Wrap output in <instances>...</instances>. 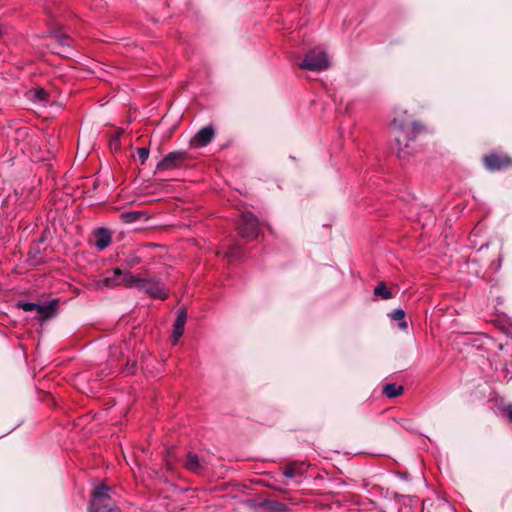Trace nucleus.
Returning a JSON list of instances; mask_svg holds the SVG:
<instances>
[{
	"instance_id": "obj_1",
	"label": "nucleus",
	"mask_w": 512,
	"mask_h": 512,
	"mask_svg": "<svg viewBox=\"0 0 512 512\" xmlns=\"http://www.w3.org/2000/svg\"><path fill=\"white\" fill-rule=\"evenodd\" d=\"M406 114V111L401 112L391 122L392 128L398 131V135L395 136V144L397 155L401 159H405L412 153L409 142L422 129L420 124L407 119Z\"/></svg>"
},
{
	"instance_id": "obj_2",
	"label": "nucleus",
	"mask_w": 512,
	"mask_h": 512,
	"mask_svg": "<svg viewBox=\"0 0 512 512\" xmlns=\"http://www.w3.org/2000/svg\"><path fill=\"white\" fill-rule=\"evenodd\" d=\"M131 288H136L153 298L165 300L168 297L164 284L155 277H150L147 271L134 274Z\"/></svg>"
},
{
	"instance_id": "obj_3",
	"label": "nucleus",
	"mask_w": 512,
	"mask_h": 512,
	"mask_svg": "<svg viewBox=\"0 0 512 512\" xmlns=\"http://www.w3.org/2000/svg\"><path fill=\"white\" fill-rule=\"evenodd\" d=\"M90 512H120L115 501L110 496V488L106 485L97 486L89 507Z\"/></svg>"
},
{
	"instance_id": "obj_4",
	"label": "nucleus",
	"mask_w": 512,
	"mask_h": 512,
	"mask_svg": "<svg viewBox=\"0 0 512 512\" xmlns=\"http://www.w3.org/2000/svg\"><path fill=\"white\" fill-rule=\"evenodd\" d=\"M237 229L242 238L252 241L260 234V223L253 213L246 211L241 214Z\"/></svg>"
},
{
	"instance_id": "obj_5",
	"label": "nucleus",
	"mask_w": 512,
	"mask_h": 512,
	"mask_svg": "<svg viewBox=\"0 0 512 512\" xmlns=\"http://www.w3.org/2000/svg\"><path fill=\"white\" fill-rule=\"evenodd\" d=\"M134 274L129 270H122L115 268L108 270L104 273L100 283L107 288H115L117 286H124L131 288Z\"/></svg>"
},
{
	"instance_id": "obj_6",
	"label": "nucleus",
	"mask_w": 512,
	"mask_h": 512,
	"mask_svg": "<svg viewBox=\"0 0 512 512\" xmlns=\"http://www.w3.org/2000/svg\"><path fill=\"white\" fill-rule=\"evenodd\" d=\"M299 67L309 71H323L329 67V59L327 54L322 50H309Z\"/></svg>"
},
{
	"instance_id": "obj_7",
	"label": "nucleus",
	"mask_w": 512,
	"mask_h": 512,
	"mask_svg": "<svg viewBox=\"0 0 512 512\" xmlns=\"http://www.w3.org/2000/svg\"><path fill=\"white\" fill-rule=\"evenodd\" d=\"M483 163L489 171H501L512 167V158L505 153L491 152L483 157Z\"/></svg>"
},
{
	"instance_id": "obj_8",
	"label": "nucleus",
	"mask_w": 512,
	"mask_h": 512,
	"mask_svg": "<svg viewBox=\"0 0 512 512\" xmlns=\"http://www.w3.org/2000/svg\"><path fill=\"white\" fill-rule=\"evenodd\" d=\"M189 156L184 151H173L167 154L156 166L158 171H166L181 167Z\"/></svg>"
},
{
	"instance_id": "obj_9",
	"label": "nucleus",
	"mask_w": 512,
	"mask_h": 512,
	"mask_svg": "<svg viewBox=\"0 0 512 512\" xmlns=\"http://www.w3.org/2000/svg\"><path fill=\"white\" fill-rule=\"evenodd\" d=\"M215 137V129L212 124L201 128L191 139L192 147L201 148L207 146Z\"/></svg>"
},
{
	"instance_id": "obj_10",
	"label": "nucleus",
	"mask_w": 512,
	"mask_h": 512,
	"mask_svg": "<svg viewBox=\"0 0 512 512\" xmlns=\"http://www.w3.org/2000/svg\"><path fill=\"white\" fill-rule=\"evenodd\" d=\"M184 467L191 473L203 475L207 470V463L200 459L196 453L189 452L186 455Z\"/></svg>"
},
{
	"instance_id": "obj_11",
	"label": "nucleus",
	"mask_w": 512,
	"mask_h": 512,
	"mask_svg": "<svg viewBox=\"0 0 512 512\" xmlns=\"http://www.w3.org/2000/svg\"><path fill=\"white\" fill-rule=\"evenodd\" d=\"M187 321V312L185 309H181L177 312V317L173 326L172 341L176 344L180 337L184 333L185 324Z\"/></svg>"
},
{
	"instance_id": "obj_12",
	"label": "nucleus",
	"mask_w": 512,
	"mask_h": 512,
	"mask_svg": "<svg viewBox=\"0 0 512 512\" xmlns=\"http://www.w3.org/2000/svg\"><path fill=\"white\" fill-rule=\"evenodd\" d=\"M94 236H95V246L100 251L104 250L111 244L112 236L108 229L99 228L95 231Z\"/></svg>"
},
{
	"instance_id": "obj_13",
	"label": "nucleus",
	"mask_w": 512,
	"mask_h": 512,
	"mask_svg": "<svg viewBox=\"0 0 512 512\" xmlns=\"http://www.w3.org/2000/svg\"><path fill=\"white\" fill-rule=\"evenodd\" d=\"M306 471L304 463H290L284 468L283 474L287 478L302 476Z\"/></svg>"
},
{
	"instance_id": "obj_14",
	"label": "nucleus",
	"mask_w": 512,
	"mask_h": 512,
	"mask_svg": "<svg viewBox=\"0 0 512 512\" xmlns=\"http://www.w3.org/2000/svg\"><path fill=\"white\" fill-rule=\"evenodd\" d=\"M57 307V302L52 301L49 304L41 305L38 304L36 307L37 313L44 319L50 318L54 315Z\"/></svg>"
},
{
	"instance_id": "obj_15",
	"label": "nucleus",
	"mask_w": 512,
	"mask_h": 512,
	"mask_svg": "<svg viewBox=\"0 0 512 512\" xmlns=\"http://www.w3.org/2000/svg\"><path fill=\"white\" fill-rule=\"evenodd\" d=\"M146 218V213L143 211H129L120 214V219L125 223H134Z\"/></svg>"
},
{
	"instance_id": "obj_16",
	"label": "nucleus",
	"mask_w": 512,
	"mask_h": 512,
	"mask_svg": "<svg viewBox=\"0 0 512 512\" xmlns=\"http://www.w3.org/2000/svg\"><path fill=\"white\" fill-rule=\"evenodd\" d=\"M404 391L403 386L395 383H388L383 386L382 393L388 398H394L402 395Z\"/></svg>"
},
{
	"instance_id": "obj_17",
	"label": "nucleus",
	"mask_w": 512,
	"mask_h": 512,
	"mask_svg": "<svg viewBox=\"0 0 512 512\" xmlns=\"http://www.w3.org/2000/svg\"><path fill=\"white\" fill-rule=\"evenodd\" d=\"M374 295L379 296L384 300L392 298L391 291L386 287L384 282H380L374 289Z\"/></svg>"
},
{
	"instance_id": "obj_18",
	"label": "nucleus",
	"mask_w": 512,
	"mask_h": 512,
	"mask_svg": "<svg viewBox=\"0 0 512 512\" xmlns=\"http://www.w3.org/2000/svg\"><path fill=\"white\" fill-rule=\"evenodd\" d=\"M404 317H405V311L403 309H395L391 313V318L393 320L400 321L398 326L402 330H405L408 327L407 322L403 320Z\"/></svg>"
},
{
	"instance_id": "obj_19",
	"label": "nucleus",
	"mask_w": 512,
	"mask_h": 512,
	"mask_svg": "<svg viewBox=\"0 0 512 512\" xmlns=\"http://www.w3.org/2000/svg\"><path fill=\"white\" fill-rule=\"evenodd\" d=\"M124 133L123 129H118L109 141L110 149L117 151L120 148V139Z\"/></svg>"
},
{
	"instance_id": "obj_20",
	"label": "nucleus",
	"mask_w": 512,
	"mask_h": 512,
	"mask_svg": "<svg viewBox=\"0 0 512 512\" xmlns=\"http://www.w3.org/2000/svg\"><path fill=\"white\" fill-rule=\"evenodd\" d=\"M225 255L230 259H237L242 255V248L239 244L234 243L229 246Z\"/></svg>"
},
{
	"instance_id": "obj_21",
	"label": "nucleus",
	"mask_w": 512,
	"mask_h": 512,
	"mask_svg": "<svg viewBox=\"0 0 512 512\" xmlns=\"http://www.w3.org/2000/svg\"><path fill=\"white\" fill-rule=\"evenodd\" d=\"M53 37L55 38V40L63 45V46H70L71 44V39L68 35L60 32V31H56L53 33Z\"/></svg>"
},
{
	"instance_id": "obj_22",
	"label": "nucleus",
	"mask_w": 512,
	"mask_h": 512,
	"mask_svg": "<svg viewBox=\"0 0 512 512\" xmlns=\"http://www.w3.org/2000/svg\"><path fill=\"white\" fill-rule=\"evenodd\" d=\"M33 94H34L35 99L42 101V102L47 101V99L49 97V94L43 88L35 89L33 91Z\"/></svg>"
},
{
	"instance_id": "obj_23",
	"label": "nucleus",
	"mask_w": 512,
	"mask_h": 512,
	"mask_svg": "<svg viewBox=\"0 0 512 512\" xmlns=\"http://www.w3.org/2000/svg\"><path fill=\"white\" fill-rule=\"evenodd\" d=\"M18 307L23 309L25 312L36 311L38 304L32 302H19Z\"/></svg>"
},
{
	"instance_id": "obj_24",
	"label": "nucleus",
	"mask_w": 512,
	"mask_h": 512,
	"mask_svg": "<svg viewBox=\"0 0 512 512\" xmlns=\"http://www.w3.org/2000/svg\"><path fill=\"white\" fill-rule=\"evenodd\" d=\"M165 464L169 470H172L174 468L175 457L173 455V451H167V454L165 456Z\"/></svg>"
},
{
	"instance_id": "obj_25",
	"label": "nucleus",
	"mask_w": 512,
	"mask_h": 512,
	"mask_svg": "<svg viewBox=\"0 0 512 512\" xmlns=\"http://www.w3.org/2000/svg\"><path fill=\"white\" fill-rule=\"evenodd\" d=\"M138 157L141 161V164H144L145 161L148 159L149 156V149L146 147H141L137 149Z\"/></svg>"
},
{
	"instance_id": "obj_26",
	"label": "nucleus",
	"mask_w": 512,
	"mask_h": 512,
	"mask_svg": "<svg viewBox=\"0 0 512 512\" xmlns=\"http://www.w3.org/2000/svg\"><path fill=\"white\" fill-rule=\"evenodd\" d=\"M140 262H141V259L139 257H137V256L130 257L129 259L126 260V267L128 268L127 270L130 271V269H132L133 267L138 265Z\"/></svg>"
},
{
	"instance_id": "obj_27",
	"label": "nucleus",
	"mask_w": 512,
	"mask_h": 512,
	"mask_svg": "<svg viewBox=\"0 0 512 512\" xmlns=\"http://www.w3.org/2000/svg\"><path fill=\"white\" fill-rule=\"evenodd\" d=\"M506 411L508 413L509 420L512 422V407H508Z\"/></svg>"
}]
</instances>
